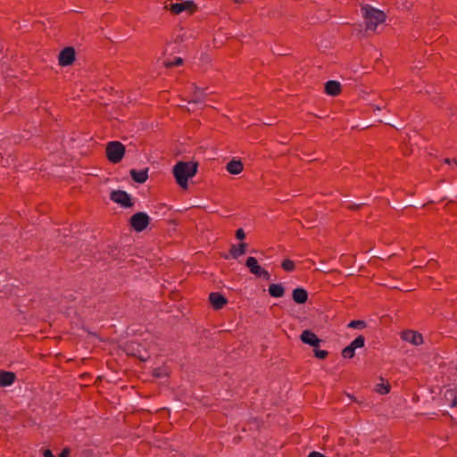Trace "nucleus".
<instances>
[{
  "label": "nucleus",
  "instance_id": "obj_18",
  "mask_svg": "<svg viewBox=\"0 0 457 457\" xmlns=\"http://www.w3.org/2000/svg\"><path fill=\"white\" fill-rule=\"evenodd\" d=\"M247 250V244L241 242L238 245H232L229 248V255L234 258L237 259L240 255H243L246 253Z\"/></svg>",
  "mask_w": 457,
  "mask_h": 457
},
{
  "label": "nucleus",
  "instance_id": "obj_15",
  "mask_svg": "<svg viewBox=\"0 0 457 457\" xmlns=\"http://www.w3.org/2000/svg\"><path fill=\"white\" fill-rule=\"evenodd\" d=\"M292 299L297 304H304L308 301V292L303 287H296L292 292Z\"/></svg>",
  "mask_w": 457,
  "mask_h": 457
},
{
  "label": "nucleus",
  "instance_id": "obj_45",
  "mask_svg": "<svg viewBox=\"0 0 457 457\" xmlns=\"http://www.w3.org/2000/svg\"><path fill=\"white\" fill-rule=\"evenodd\" d=\"M455 369H456V370H457V364H456V368H455Z\"/></svg>",
  "mask_w": 457,
  "mask_h": 457
},
{
  "label": "nucleus",
  "instance_id": "obj_35",
  "mask_svg": "<svg viewBox=\"0 0 457 457\" xmlns=\"http://www.w3.org/2000/svg\"><path fill=\"white\" fill-rule=\"evenodd\" d=\"M71 449L69 447H64L62 452L59 453L58 457H70Z\"/></svg>",
  "mask_w": 457,
  "mask_h": 457
},
{
  "label": "nucleus",
  "instance_id": "obj_3",
  "mask_svg": "<svg viewBox=\"0 0 457 457\" xmlns=\"http://www.w3.org/2000/svg\"><path fill=\"white\" fill-rule=\"evenodd\" d=\"M126 153L125 145L120 141H111L106 145L105 155L107 160L113 163H119Z\"/></svg>",
  "mask_w": 457,
  "mask_h": 457
},
{
  "label": "nucleus",
  "instance_id": "obj_9",
  "mask_svg": "<svg viewBox=\"0 0 457 457\" xmlns=\"http://www.w3.org/2000/svg\"><path fill=\"white\" fill-rule=\"evenodd\" d=\"M401 338L415 346L421 345L424 343L423 336L415 330L406 329L401 333Z\"/></svg>",
  "mask_w": 457,
  "mask_h": 457
},
{
  "label": "nucleus",
  "instance_id": "obj_7",
  "mask_svg": "<svg viewBox=\"0 0 457 457\" xmlns=\"http://www.w3.org/2000/svg\"><path fill=\"white\" fill-rule=\"evenodd\" d=\"M245 266L249 271L257 278H262L265 280L270 279V274L268 270L259 265L258 261L255 257H248L245 261Z\"/></svg>",
  "mask_w": 457,
  "mask_h": 457
},
{
  "label": "nucleus",
  "instance_id": "obj_24",
  "mask_svg": "<svg viewBox=\"0 0 457 457\" xmlns=\"http://www.w3.org/2000/svg\"><path fill=\"white\" fill-rule=\"evenodd\" d=\"M354 349L362 348L365 345V337L362 335H360L355 337L353 341L350 344Z\"/></svg>",
  "mask_w": 457,
  "mask_h": 457
},
{
  "label": "nucleus",
  "instance_id": "obj_8",
  "mask_svg": "<svg viewBox=\"0 0 457 457\" xmlns=\"http://www.w3.org/2000/svg\"><path fill=\"white\" fill-rule=\"evenodd\" d=\"M76 61V51L73 46H65L58 55V62L61 67L71 66Z\"/></svg>",
  "mask_w": 457,
  "mask_h": 457
},
{
  "label": "nucleus",
  "instance_id": "obj_40",
  "mask_svg": "<svg viewBox=\"0 0 457 457\" xmlns=\"http://www.w3.org/2000/svg\"><path fill=\"white\" fill-rule=\"evenodd\" d=\"M436 261H434L433 259H431V260H429V261L428 262V265H432V264H436Z\"/></svg>",
  "mask_w": 457,
  "mask_h": 457
},
{
  "label": "nucleus",
  "instance_id": "obj_6",
  "mask_svg": "<svg viewBox=\"0 0 457 457\" xmlns=\"http://www.w3.org/2000/svg\"><path fill=\"white\" fill-rule=\"evenodd\" d=\"M110 199L126 209L134 205L131 195L124 190H112L110 194Z\"/></svg>",
  "mask_w": 457,
  "mask_h": 457
},
{
  "label": "nucleus",
  "instance_id": "obj_28",
  "mask_svg": "<svg viewBox=\"0 0 457 457\" xmlns=\"http://www.w3.org/2000/svg\"><path fill=\"white\" fill-rule=\"evenodd\" d=\"M183 64V59L181 57H176L174 61L164 62L166 68H173Z\"/></svg>",
  "mask_w": 457,
  "mask_h": 457
},
{
  "label": "nucleus",
  "instance_id": "obj_37",
  "mask_svg": "<svg viewBox=\"0 0 457 457\" xmlns=\"http://www.w3.org/2000/svg\"><path fill=\"white\" fill-rule=\"evenodd\" d=\"M43 457H54V455L50 449H44L43 450Z\"/></svg>",
  "mask_w": 457,
  "mask_h": 457
},
{
  "label": "nucleus",
  "instance_id": "obj_14",
  "mask_svg": "<svg viewBox=\"0 0 457 457\" xmlns=\"http://www.w3.org/2000/svg\"><path fill=\"white\" fill-rule=\"evenodd\" d=\"M324 91L328 96H337L342 91L341 84L337 80H328L325 83Z\"/></svg>",
  "mask_w": 457,
  "mask_h": 457
},
{
  "label": "nucleus",
  "instance_id": "obj_2",
  "mask_svg": "<svg viewBox=\"0 0 457 457\" xmlns=\"http://www.w3.org/2000/svg\"><path fill=\"white\" fill-rule=\"evenodd\" d=\"M361 12L366 30H375L378 25L383 23L386 18L383 11L374 8L370 4L362 5Z\"/></svg>",
  "mask_w": 457,
  "mask_h": 457
},
{
  "label": "nucleus",
  "instance_id": "obj_10",
  "mask_svg": "<svg viewBox=\"0 0 457 457\" xmlns=\"http://www.w3.org/2000/svg\"><path fill=\"white\" fill-rule=\"evenodd\" d=\"M36 303V299L34 298H27L26 296L19 297L14 302V306L17 311L21 313H27L35 308L34 303Z\"/></svg>",
  "mask_w": 457,
  "mask_h": 457
},
{
  "label": "nucleus",
  "instance_id": "obj_19",
  "mask_svg": "<svg viewBox=\"0 0 457 457\" xmlns=\"http://www.w3.org/2000/svg\"><path fill=\"white\" fill-rule=\"evenodd\" d=\"M285 287L281 283H271L269 286L268 292L271 297L280 298L285 295Z\"/></svg>",
  "mask_w": 457,
  "mask_h": 457
},
{
  "label": "nucleus",
  "instance_id": "obj_29",
  "mask_svg": "<svg viewBox=\"0 0 457 457\" xmlns=\"http://www.w3.org/2000/svg\"><path fill=\"white\" fill-rule=\"evenodd\" d=\"M365 205H367V204L364 202H361L359 204H347V205H345V208L352 212H357V211L361 210Z\"/></svg>",
  "mask_w": 457,
  "mask_h": 457
},
{
  "label": "nucleus",
  "instance_id": "obj_31",
  "mask_svg": "<svg viewBox=\"0 0 457 457\" xmlns=\"http://www.w3.org/2000/svg\"><path fill=\"white\" fill-rule=\"evenodd\" d=\"M79 457H96L95 451L91 448L83 449Z\"/></svg>",
  "mask_w": 457,
  "mask_h": 457
},
{
  "label": "nucleus",
  "instance_id": "obj_22",
  "mask_svg": "<svg viewBox=\"0 0 457 457\" xmlns=\"http://www.w3.org/2000/svg\"><path fill=\"white\" fill-rule=\"evenodd\" d=\"M281 268L287 272H292L295 270V263L290 259H285L281 262Z\"/></svg>",
  "mask_w": 457,
  "mask_h": 457
},
{
  "label": "nucleus",
  "instance_id": "obj_38",
  "mask_svg": "<svg viewBox=\"0 0 457 457\" xmlns=\"http://www.w3.org/2000/svg\"><path fill=\"white\" fill-rule=\"evenodd\" d=\"M307 457H326L323 453L319 452H311Z\"/></svg>",
  "mask_w": 457,
  "mask_h": 457
},
{
  "label": "nucleus",
  "instance_id": "obj_11",
  "mask_svg": "<svg viewBox=\"0 0 457 457\" xmlns=\"http://www.w3.org/2000/svg\"><path fill=\"white\" fill-rule=\"evenodd\" d=\"M300 340L302 343L308 345L313 348L320 347V344L321 339L318 337V336L312 331L311 329H305L300 335Z\"/></svg>",
  "mask_w": 457,
  "mask_h": 457
},
{
  "label": "nucleus",
  "instance_id": "obj_16",
  "mask_svg": "<svg viewBox=\"0 0 457 457\" xmlns=\"http://www.w3.org/2000/svg\"><path fill=\"white\" fill-rule=\"evenodd\" d=\"M16 375L12 371L0 370V386L5 387L12 385Z\"/></svg>",
  "mask_w": 457,
  "mask_h": 457
},
{
  "label": "nucleus",
  "instance_id": "obj_4",
  "mask_svg": "<svg viewBox=\"0 0 457 457\" xmlns=\"http://www.w3.org/2000/svg\"><path fill=\"white\" fill-rule=\"evenodd\" d=\"M151 219L146 212H138L130 216L129 225L136 232L144 231L150 224Z\"/></svg>",
  "mask_w": 457,
  "mask_h": 457
},
{
  "label": "nucleus",
  "instance_id": "obj_13",
  "mask_svg": "<svg viewBox=\"0 0 457 457\" xmlns=\"http://www.w3.org/2000/svg\"><path fill=\"white\" fill-rule=\"evenodd\" d=\"M148 171L149 168H145L139 170L132 169L130 170L129 174L134 182L137 184H144L148 179Z\"/></svg>",
  "mask_w": 457,
  "mask_h": 457
},
{
  "label": "nucleus",
  "instance_id": "obj_36",
  "mask_svg": "<svg viewBox=\"0 0 457 457\" xmlns=\"http://www.w3.org/2000/svg\"><path fill=\"white\" fill-rule=\"evenodd\" d=\"M392 206L396 209V210H401L403 211V209L407 208V206H405V202L403 204H396V203H393L392 204Z\"/></svg>",
  "mask_w": 457,
  "mask_h": 457
},
{
  "label": "nucleus",
  "instance_id": "obj_17",
  "mask_svg": "<svg viewBox=\"0 0 457 457\" xmlns=\"http://www.w3.org/2000/svg\"><path fill=\"white\" fill-rule=\"evenodd\" d=\"M226 169L229 174L237 175L242 172L244 164L241 160L233 159L227 163Z\"/></svg>",
  "mask_w": 457,
  "mask_h": 457
},
{
  "label": "nucleus",
  "instance_id": "obj_12",
  "mask_svg": "<svg viewBox=\"0 0 457 457\" xmlns=\"http://www.w3.org/2000/svg\"><path fill=\"white\" fill-rule=\"evenodd\" d=\"M209 302L214 310H220L228 303V299L220 292H212L209 295Z\"/></svg>",
  "mask_w": 457,
  "mask_h": 457
},
{
  "label": "nucleus",
  "instance_id": "obj_23",
  "mask_svg": "<svg viewBox=\"0 0 457 457\" xmlns=\"http://www.w3.org/2000/svg\"><path fill=\"white\" fill-rule=\"evenodd\" d=\"M367 327V323L366 321L364 320H351L348 325H347V328H358V329H362V328H365Z\"/></svg>",
  "mask_w": 457,
  "mask_h": 457
},
{
  "label": "nucleus",
  "instance_id": "obj_5",
  "mask_svg": "<svg viewBox=\"0 0 457 457\" xmlns=\"http://www.w3.org/2000/svg\"><path fill=\"white\" fill-rule=\"evenodd\" d=\"M165 8L169 9L170 12L175 15L180 14L183 12H187L188 14H193L197 11V5L192 0L170 4V7L165 6Z\"/></svg>",
  "mask_w": 457,
  "mask_h": 457
},
{
  "label": "nucleus",
  "instance_id": "obj_27",
  "mask_svg": "<svg viewBox=\"0 0 457 457\" xmlns=\"http://www.w3.org/2000/svg\"><path fill=\"white\" fill-rule=\"evenodd\" d=\"M378 388L376 389L378 393L380 395H386L390 392L391 386L388 382L386 384L381 383L377 385Z\"/></svg>",
  "mask_w": 457,
  "mask_h": 457
},
{
  "label": "nucleus",
  "instance_id": "obj_44",
  "mask_svg": "<svg viewBox=\"0 0 457 457\" xmlns=\"http://www.w3.org/2000/svg\"><path fill=\"white\" fill-rule=\"evenodd\" d=\"M445 162L446 163H451V160H450L449 158H446V159L445 160Z\"/></svg>",
  "mask_w": 457,
  "mask_h": 457
},
{
  "label": "nucleus",
  "instance_id": "obj_39",
  "mask_svg": "<svg viewBox=\"0 0 457 457\" xmlns=\"http://www.w3.org/2000/svg\"><path fill=\"white\" fill-rule=\"evenodd\" d=\"M112 253L113 255H118V253H119L118 247L112 246Z\"/></svg>",
  "mask_w": 457,
  "mask_h": 457
},
{
  "label": "nucleus",
  "instance_id": "obj_21",
  "mask_svg": "<svg viewBox=\"0 0 457 457\" xmlns=\"http://www.w3.org/2000/svg\"><path fill=\"white\" fill-rule=\"evenodd\" d=\"M247 424L251 426V428L253 427L256 430H260L263 426V420L258 417H251Z\"/></svg>",
  "mask_w": 457,
  "mask_h": 457
},
{
  "label": "nucleus",
  "instance_id": "obj_34",
  "mask_svg": "<svg viewBox=\"0 0 457 457\" xmlns=\"http://www.w3.org/2000/svg\"><path fill=\"white\" fill-rule=\"evenodd\" d=\"M446 394H450V395L453 396L452 402H451V407H454L457 405V393L453 391H447Z\"/></svg>",
  "mask_w": 457,
  "mask_h": 457
},
{
  "label": "nucleus",
  "instance_id": "obj_30",
  "mask_svg": "<svg viewBox=\"0 0 457 457\" xmlns=\"http://www.w3.org/2000/svg\"><path fill=\"white\" fill-rule=\"evenodd\" d=\"M152 375H153V377L157 378H161L168 376V374L161 367L154 369Z\"/></svg>",
  "mask_w": 457,
  "mask_h": 457
},
{
  "label": "nucleus",
  "instance_id": "obj_1",
  "mask_svg": "<svg viewBox=\"0 0 457 457\" xmlns=\"http://www.w3.org/2000/svg\"><path fill=\"white\" fill-rule=\"evenodd\" d=\"M197 162H178L172 169L173 176L177 184L183 189H188V179H192L198 171Z\"/></svg>",
  "mask_w": 457,
  "mask_h": 457
},
{
  "label": "nucleus",
  "instance_id": "obj_32",
  "mask_svg": "<svg viewBox=\"0 0 457 457\" xmlns=\"http://www.w3.org/2000/svg\"><path fill=\"white\" fill-rule=\"evenodd\" d=\"M420 205L424 207L426 204H421L420 201H419V200L410 199L405 202V206H407V208L408 207H416V206H420Z\"/></svg>",
  "mask_w": 457,
  "mask_h": 457
},
{
  "label": "nucleus",
  "instance_id": "obj_20",
  "mask_svg": "<svg viewBox=\"0 0 457 457\" xmlns=\"http://www.w3.org/2000/svg\"><path fill=\"white\" fill-rule=\"evenodd\" d=\"M206 94L204 93V89L194 85V92L192 94V98L188 101V104L203 103Z\"/></svg>",
  "mask_w": 457,
  "mask_h": 457
},
{
  "label": "nucleus",
  "instance_id": "obj_46",
  "mask_svg": "<svg viewBox=\"0 0 457 457\" xmlns=\"http://www.w3.org/2000/svg\"><path fill=\"white\" fill-rule=\"evenodd\" d=\"M456 393H457V386H456Z\"/></svg>",
  "mask_w": 457,
  "mask_h": 457
},
{
  "label": "nucleus",
  "instance_id": "obj_42",
  "mask_svg": "<svg viewBox=\"0 0 457 457\" xmlns=\"http://www.w3.org/2000/svg\"><path fill=\"white\" fill-rule=\"evenodd\" d=\"M138 359H139L140 361H145V360H146L145 358H144V357H142V356H138Z\"/></svg>",
  "mask_w": 457,
  "mask_h": 457
},
{
  "label": "nucleus",
  "instance_id": "obj_43",
  "mask_svg": "<svg viewBox=\"0 0 457 457\" xmlns=\"http://www.w3.org/2000/svg\"><path fill=\"white\" fill-rule=\"evenodd\" d=\"M243 1H244V0H235V3H237V4H241V3H243Z\"/></svg>",
  "mask_w": 457,
  "mask_h": 457
},
{
  "label": "nucleus",
  "instance_id": "obj_26",
  "mask_svg": "<svg viewBox=\"0 0 457 457\" xmlns=\"http://www.w3.org/2000/svg\"><path fill=\"white\" fill-rule=\"evenodd\" d=\"M314 357L319 360H325L328 356L327 350H320V347L313 348Z\"/></svg>",
  "mask_w": 457,
  "mask_h": 457
},
{
  "label": "nucleus",
  "instance_id": "obj_25",
  "mask_svg": "<svg viewBox=\"0 0 457 457\" xmlns=\"http://www.w3.org/2000/svg\"><path fill=\"white\" fill-rule=\"evenodd\" d=\"M341 354L345 359H351L355 354V349L351 345H349L342 350Z\"/></svg>",
  "mask_w": 457,
  "mask_h": 457
},
{
  "label": "nucleus",
  "instance_id": "obj_41",
  "mask_svg": "<svg viewBox=\"0 0 457 457\" xmlns=\"http://www.w3.org/2000/svg\"><path fill=\"white\" fill-rule=\"evenodd\" d=\"M127 354H128V355H131V356H137V355H136V353H133V352H130V353H129V352H128V353H127Z\"/></svg>",
  "mask_w": 457,
  "mask_h": 457
},
{
  "label": "nucleus",
  "instance_id": "obj_33",
  "mask_svg": "<svg viewBox=\"0 0 457 457\" xmlns=\"http://www.w3.org/2000/svg\"><path fill=\"white\" fill-rule=\"evenodd\" d=\"M235 236H236V238L240 241H243L245 238V233L242 228H239L236 230Z\"/></svg>",
  "mask_w": 457,
  "mask_h": 457
}]
</instances>
